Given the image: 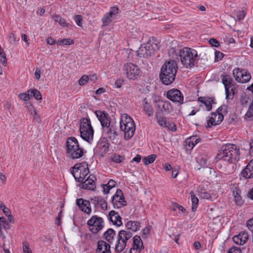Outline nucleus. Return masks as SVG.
<instances>
[{
	"instance_id": "nucleus-5",
	"label": "nucleus",
	"mask_w": 253,
	"mask_h": 253,
	"mask_svg": "<svg viewBox=\"0 0 253 253\" xmlns=\"http://www.w3.org/2000/svg\"><path fill=\"white\" fill-rule=\"evenodd\" d=\"M120 128L124 132V138L129 140L134 135L135 131V124L132 119L127 114H123L120 122Z\"/></svg>"
},
{
	"instance_id": "nucleus-49",
	"label": "nucleus",
	"mask_w": 253,
	"mask_h": 253,
	"mask_svg": "<svg viewBox=\"0 0 253 253\" xmlns=\"http://www.w3.org/2000/svg\"><path fill=\"white\" fill-rule=\"evenodd\" d=\"M157 121L158 123L159 124V125L161 126H162L165 127L166 126H167V122L166 121V119L165 117H159L157 118Z\"/></svg>"
},
{
	"instance_id": "nucleus-29",
	"label": "nucleus",
	"mask_w": 253,
	"mask_h": 253,
	"mask_svg": "<svg viewBox=\"0 0 253 253\" xmlns=\"http://www.w3.org/2000/svg\"><path fill=\"white\" fill-rule=\"evenodd\" d=\"M131 248H133V250L134 249L137 251H141L143 246L142 241L140 236L136 235L133 238V246Z\"/></svg>"
},
{
	"instance_id": "nucleus-58",
	"label": "nucleus",
	"mask_w": 253,
	"mask_h": 253,
	"mask_svg": "<svg viewBox=\"0 0 253 253\" xmlns=\"http://www.w3.org/2000/svg\"><path fill=\"white\" fill-rule=\"evenodd\" d=\"M248 229L252 232L253 231V218L248 220L246 223Z\"/></svg>"
},
{
	"instance_id": "nucleus-6",
	"label": "nucleus",
	"mask_w": 253,
	"mask_h": 253,
	"mask_svg": "<svg viewBox=\"0 0 253 253\" xmlns=\"http://www.w3.org/2000/svg\"><path fill=\"white\" fill-rule=\"evenodd\" d=\"M132 233L129 231L121 230L117 237V243L115 251L117 253H121L123 252L127 246L128 241L132 237Z\"/></svg>"
},
{
	"instance_id": "nucleus-54",
	"label": "nucleus",
	"mask_w": 253,
	"mask_h": 253,
	"mask_svg": "<svg viewBox=\"0 0 253 253\" xmlns=\"http://www.w3.org/2000/svg\"><path fill=\"white\" fill-rule=\"evenodd\" d=\"M246 116L248 117H253V100L246 113Z\"/></svg>"
},
{
	"instance_id": "nucleus-44",
	"label": "nucleus",
	"mask_w": 253,
	"mask_h": 253,
	"mask_svg": "<svg viewBox=\"0 0 253 253\" xmlns=\"http://www.w3.org/2000/svg\"><path fill=\"white\" fill-rule=\"evenodd\" d=\"M19 41V38H16L13 33H10L9 37V41L11 44L17 45Z\"/></svg>"
},
{
	"instance_id": "nucleus-55",
	"label": "nucleus",
	"mask_w": 253,
	"mask_h": 253,
	"mask_svg": "<svg viewBox=\"0 0 253 253\" xmlns=\"http://www.w3.org/2000/svg\"><path fill=\"white\" fill-rule=\"evenodd\" d=\"M74 20L79 26H82V16L80 15L75 16Z\"/></svg>"
},
{
	"instance_id": "nucleus-63",
	"label": "nucleus",
	"mask_w": 253,
	"mask_h": 253,
	"mask_svg": "<svg viewBox=\"0 0 253 253\" xmlns=\"http://www.w3.org/2000/svg\"><path fill=\"white\" fill-rule=\"evenodd\" d=\"M116 184V182L114 180L110 179L108 182L107 185L108 187H109V189H112L115 186Z\"/></svg>"
},
{
	"instance_id": "nucleus-37",
	"label": "nucleus",
	"mask_w": 253,
	"mask_h": 253,
	"mask_svg": "<svg viewBox=\"0 0 253 253\" xmlns=\"http://www.w3.org/2000/svg\"><path fill=\"white\" fill-rule=\"evenodd\" d=\"M190 195L192 201V211H195L197 209L199 203V199L197 197H196L193 192H190Z\"/></svg>"
},
{
	"instance_id": "nucleus-32",
	"label": "nucleus",
	"mask_w": 253,
	"mask_h": 253,
	"mask_svg": "<svg viewBox=\"0 0 253 253\" xmlns=\"http://www.w3.org/2000/svg\"><path fill=\"white\" fill-rule=\"evenodd\" d=\"M240 190L239 189L235 188L233 191V195L234 197L235 202L238 205L243 204V201L240 196Z\"/></svg>"
},
{
	"instance_id": "nucleus-60",
	"label": "nucleus",
	"mask_w": 253,
	"mask_h": 253,
	"mask_svg": "<svg viewBox=\"0 0 253 253\" xmlns=\"http://www.w3.org/2000/svg\"><path fill=\"white\" fill-rule=\"evenodd\" d=\"M227 106L226 105H222L218 108L217 111L222 113V114H223L224 113H226L227 112Z\"/></svg>"
},
{
	"instance_id": "nucleus-45",
	"label": "nucleus",
	"mask_w": 253,
	"mask_h": 253,
	"mask_svg": "<svg viewBox=\"0 0 253 253\" xmlns=\"http://www.w3.org/2000/svg\"><path fill=\"white\" fill-rule=\"evenodd\" d=\"M89 80V77L87 75H83L79 80V84L80 85L86 84Z\"/></svg>"
},
{
	"instance_id": "nucleus-42",
	"label": "nucleus",
	"mask_w": 253,
	"mask_h": 253,
	"mask_svg": "<svg viewBox=\"0 0 253 253\" xmlns=\"http://www.w3.org/2000/svg\"><path fill=\"white\" fill-rule=\"evenodd\" d=\"M0 62L3 65L5 66L7 65V59L6 54L2 48L0 49Z\"/></svg>"
},
{
	"instance_id": "nucleus-19",
	"label": "nucleus",
	"mask_w": 253,
	"mask_h": 253,
	"mask_svg": "<svg viewBox=\"0 0 253 253\" xmlns=\"http://www.w3.org/2000/svg\"><path fill=\"white\" fill-rule=\"evenodd\" d=\"M76 204L81 211L87 214H90L91 212L90 204L88 201L84 200L82 198L78 199L76 200Z\"/></svg>"
},
{
	"instance_id": "nucleus-53",
	"label": "nucleus",
	"mask_w": 253,
	"mask_h": 253,
	"mask_svg": "<svg viewBox=\"0 0 253 253\" xmlns=\"http://www.w3.org/2000/svg\"><path fill=\"white\" fill-rule=\"evenodd\" d=\"M216 123L217 125L219 124L223 120L224 116L222 113L217 112L216 113Z\"/></svg>"
},
{
	"instance_id": "nucleus-48",
	"label": "nucleus",
	"mask_w": 253,
	"mask_h": 253,
	"mask_svg": "<svg viewBox=\"0 0 253 253\" xmlns=\"http://www.w3.org/2000/svg\"><path fill=\"white\" fill-rule=\"evenodd\" d=\"M30 93H21L19 95V97L25 101H28L30 99Z\"/></svg>"
},
{
	"instance_id": "nucleus-59",
	"label": "nucleus",
	"mask_w": 253,
	"mask_h": 253,
	"mask_svg": "<svg viewBox=\"0 0 253 253\" xmlns=\"http://www.w3.org/2000/svg\"><path fill=\"white\" fill-rule=\"evenodd\" d=\"M105 113V111H101L100 110H97L95 112V114L96 115V116L100 121L101 119L103 117L104 113Z\"/></svg>"
},
{
	"instance_id": "nucleus-20",
	"label": "nucleus",
	"mask_w": 253,
	"mask_h": 253,
	"mask_svg": "<svg viewBox=\"0 0 253 253\" xmlns=\"http://www.w3.org/2000/svg\"><path fill=\"white\" fill-rule=\"evenodd\" d=\"M96 177L94 175L90 174L88 178L83 183L82 188L89 190H94L95 188V180Z\"/></svg>"
},
{
	"instance_id": "nucleus-57",
	"label": "nucleus",
	"mask_w": 253,
	"mask_h": 253,
	"mask_svg": "<svg viewBox=\"0 0 253 253\" xmlns=\"http://www.w3.org/2000/svg\"><path fill=\"white\" fill-rule=\"evenodd\" d=\"M209 42L212 46L218 47L219 45V42L214 38L210 39Z\"/></svg>"
},
{
	"instance_id": "nucleus-40",
	"label": "nucleus",
	"mask_w": 253,
	"mask_h": 253,
	"mask_svg": "<svg viewBox=\"0 0 253 253\" xmlns=\"http://www.w3.org/2000/svg\"><path fill=\"white\" fill-rule=\"evenodd\" d=\"M57 44L63 45H71L74 43L73 40L71 39H63L60 40H58L56 42Z\"/></svg>"
},
{
	"instance_id": "nucleus-26",
	"label": "nucleus",
	"mask_w": 253,
	"mask_h": 253,
	"mask_svg": "<svg viewBox=\"0 0 253 253\" xmlns=\"http://www.w3.org/2000/svg\"><path fill=\"white\" fill-rule=\"evenodd\" d=\"M80 129H85V130H88L89 131L93 130L90 120L87 118L82 119L80 123Z\"/></svg>"
},
{
	"instance_id": "nucleus-56",
	"label": "nucleus",
	"mask_w": 253,
	"mask_h": 253,
	"mask_svg": "<svg viewBox=\"0 0 253 253\" xmlns=\"http://www.w3.org/2000/svg\"><path fill=\"white\" fill-rule=\"evenodd\" d=\"M224 54L220 51H215V60L216 61H219L222 59Z\"/></svg>"
},
{
	"instance_id": "nucleus-61",
	"label": "nucleus",
	"mask_w": 253,
	"mask_h": 253,
	"mask_svg": "<svg viewBox=\"0 0 253 253\" xmlns=\"http://www.w3.org/2000/svg\"><path fill=\"white\" fill-rule=\"evenodd\" d=\"M165 127H168L169 129L173 131H175L176 129V126L173 123H167V126H166Z\"/></svg>"
},
{
	"instance_id": "nucleus-12",
	"label": "nucleus",
	"mask_w": 253,
	"mask_h": 253,
	"mask_svg": "<svg viewBox=\"0 0 253 253\" xmlns=\"http://www.w3.org/2000/svg\"><path fill=\"white\" fill-rule=\"evenodd\" d=\"M111 203L115 209H119L126 205V202L121 189H117L115 194L112 198Z\"/></svg>"
},
{
	"instance_id": "nucleus-27",
	"label": "nucleus",
	"mask_w": 253,
	"mask_h": 253,
	"mask_svg": "<svg viewBox=\"0 0 253 253\" xmlns=\"http://www.w3.org/2000/svg\"><path fill=\"white\" fill-rule=\"evenodd\" d=\"M92 200L94 201L95 206H100L103 210L107 209V203L103 198L99 196L95 197L93 199H92Z\"/></svg>"
},
{
	"instance_id": "nucleus-38",
	"label": "nucleus",
	"mask_w": 253,
	"mask_h": 253,
	"mask_svg": "<svg viewBox=\"0 0 253 253\" xmlns=\"http://www.w3.org/2000/svg\"><path fill=\"white\" fill-rule=\"evenodd\" d=\"M28 93H30V96H34L36 99L41 100L42 99V95L40 92L36 89H30L28 90Z\"/></svg>"
},
{
	"instance_id": "nucleus-23",
	"label": "nucleus",
	"mask_w": 253,
	"mask_h": 253,
	"mask_svg": "<svg viewBox=\"0 0 253 253\" xmlns=\"http://www.w3.org/2000/svg\"><path fill=\"white\" fill-rule=\"evenodd\" d=\"M242 175L246 178L253 177V160H251L241 172Z\"/></svg>"
},
{
	"instance_id": "nucleus-51",
	"label": "nucleus",
	"mask_w": 253,
	"mask_h": 253,
	"mask_svg": "<svg viewBox=\"0 0 253 253\" xmlns=\"http://www.w3.org/2000/svg\"><path fill=\"white\" fill-rule=\"evenodd\" d=\"M227 253H242V251L239 247H232L228 251Z\"/></svg>"
},
{
	"instance_id": "nucleus-52",
	"label": "nucleus",
	"mask_w": 253,
	"mask_h": 253,
	"mask_svg": "<svg viewBox=\"0 0 253 253\" xmlns=\"http://www.w3.org/2000/svg\"><path fill=\"white\" fill-rule=\"evenodd\" d=\"M236 16L239 20L243 19L245 16L246 13L244 10H239L236 12Z\"/></svg>"
},
{
	"instance_id": "nucleus-47",
	"label": "nucleus",
	"mask_w": 253,
	"mask_h": 253,
	"mask_svg": "<svg viewBox=\"0 0 253 253\" xmlns=\"http://www.w3.org/2000/svg\"><path fill=\"white\" fill-rule=\"evenodd\" d=\"M23 251L24 253H32L28 242H25L23 243Z\"/></svg>"
},
{
	"instance_id": "nucleus-21",
	"label": "nucleus",
	"mask_w": 253,
	"mask_h": 253,
	"mask_svg": "<svg viewBox=\"0 0 253 253\" xmlns=\"http://www.w3.org/2000/svg\"><path fill=\"white\" fill-rule=\"evenodd\" d=\"M96 253H111L110 245L104 241H99Z\"/></svg>"
},
{
	"instance_id": "nucleus-50",
	"label": "nucleus",
	"mask_w": 253,
	"mask_h": 253,
	"mask_svg": "<svg viewBox=\"0 0 253 253\" xmlns=\"http://www.w3.org/2000/svg\"><path fill=\"white\" fill-rule=\"evenodd\" d=\"M197 161L199 163L202 167H205L207 164V159L203 157H199L197 159Z\"/></svg>"
},
{
	"instance_id": "nucleus-1",
	"label": "nucleus",
	"mask_w": 253,
	"mask_h": 253,
	"mask_svg": "<svg viewBox=\"0 0 253 253\" xmlns=\"http://www.w3.org/2000/svg\"><path fill=\"white\" fill-rule=\"evenodd\" d=\"M177 69L178 66L175 60L166 61L161 68L159 75L162 83L167 85L172 84L175 80Z\"/></svg>"
},
{
	"instance_id": "nucleus-33",
	"label": "nucleus",
	"mask_w": 253,
	"mask_h": 253,
	"mask_svg": "<svg viewBox=\"0 0 253 253\" xmlns=\"http://www.w3.org/2000/svg\"><path fill=\"white\" fill-rule=\"evenodd\" d=\"M158 106L161 111L169 113L171 109L170 104L169 101L162 102L159 104Z\"/></svg>"
},
{
	"instance_id": "nucleus-30",
	"label": "nucleus",
	"mask_w": 253,
	"mask_h": 253,
	"mask_svg": "<svg viewBox=\"0 0 253 253\" xmlns=\"http://www.w3.org/2000/svg\"><path fill=\"white\" fill-rule=\"evenodd\" d=\"M109 147V144L106 141H101L99 142L97 146V148L100 149L102 156L108 152Z\"/></svg>"
},
{
	"instance_id": "nucleus-25",
	"label": "nucleus",
	"mask_w": 253,
	"mask_h": 253,
	"mask_svg": "<svg viewBox=\"0 0 253 253\" xmlns=\"http://www.w3.org/2000/svg\"><path fill=\"white\" fill-rule=\"evenodd\" d=\"M81 137L84 140L89 143L93 140L94 130L89 131L85 129H80Z\"/></svg>"
},
{
	"instance_id": "nucleus-36",
	"label": "nucleus",
	"mask_w": 253,
	"mask_h": 253,
	"mask_svg": "<svg viewBox=\"0 0 253 253\" xmlns=\"http://www.w3.org/2000/svg\"><path fill=\"white\" fill-rule=\"evenodd\" d=\"M52 18L54 19L55 22L58 23L62 26L68 27L70 25L69 23L66 22L64 19L61 18L58 15H53Z\"/></svg>"
},
{
	"instance_id": "nucleus-28",
	"label": "nucleus",
	"mask_w": 253,
	"mask_h": 253,
	"mask_svg": "<svg viewBox=\"0 0 253 253\" xmlns=\"http://www.w3.org/2000/svg\"><path fill=\"white\" fill-rule=\"evenodd\" d=\"M116 235L115 231L112 228L108 229L103 234L104 238L110 243L113 242Z\"/></svg>"
},
{
	"instance_id": "nucleus-11",
	"label": "nucleus",
	"mask_w": 253,
	"mask_h": 253,
	"mask_svg": "<svg viewBox=\"0 0 253 253\" xmlns=\"http://www.w3.org/2000/svg\"><path fill=\"white\" fill-rule=\"evenodd\" d=\"M232 74L235 80L242 84L248 82L251 79V76L249 73L239 68L234 69Z\"/></svg>"
},
{
	"instance_id": "nucleus-43",
	"label": "nucleus",
	"mask_w": 253,
	"mask_h": 253,
	"mask_svg": "<svg viewBox=\"0 0 253 253\" xmlns=\"http://www.w3.org/2000/svg\"><path fill=\"white\" fill-rule=\"evenodd\" d=\"M111 160L116 163H120L125 160V158L120 155L115 154L112 157Z\"/></svg>"
},
{
	"instance_id": "nucleus-31",
	"label": "nucleus",
	"mask_w": 253,
	"mask_h": 253,
	"mask_svg": "<svg viewBox=\"0 0 253 253\" xmlns=\"http://www.w3.org/2000/svg\"><path fill=\"white\" fill-rule=\"evenodd\" d=\"M198 101L203 103L206 106L208 111H210L211 109V104L213 102V99L211 98L200 97L198 98Z\"/></svg>"
},
{
	"instance_id": "nucleus-17",
	"label": "nucleus",
	"mask_w": 253,
	"mask_h": 253,
	"mask_svg": "<svg viewBox=\"0 0 253 253\" xmlns=\"http://www.w3.org/2000/svg\"><path fill=\"white\" fill-rule=\"evenodd\" d=\"M182 49L176 41H172L171 42L170 48L169 49V55L173 58L179 60V54H181Z\"/></svg>"
},
{
	"instance_id": "nucleus-34",
	"label": "nucleus",
	"mask_w": 253,
	"mask_h": 253,
	"mask_svg": "<svg viewBox=\"0 0 253 253\" xmlns=\"http://www.w3.org/2000/svg\"><path fill=\"white\" fill-rule=\"evenodd\" d=\"M100 122L103 128L111 125L110 122V118L108 113L106 112L104 113L103 117L101 119Z\"/></svg>"
},
{
	"instance_id": "nucleus-62",
	"label": "nucleus",
	"mask_w": 253,
	"mask_h": 253,
	"mask_svg": "<svg viewBox=\"0 0 253 253\" xmlns=\"http://www.w3.org/2000/svg\"><path fill=\"white\" fill-rule=\"evenodd\" d=\"M46 42L47 44L50 45H53L55 43L56 41L51 37H48L46 40Z\"/></svg>"
},
{
	"instance_id": "nucleus-16",
	"label": "nucleus",
	"mask_w": 253,
	"mask_h": 253,
	"mask_svg": "<svg viewBox=\"0 0 253 253\" xmlns=\"http://www.w3.org/2000/svg\"><path fill=\"white\" fill-rule=\"evenodd\" d=\"M103 130L105 134L110 139L117 141L118 139L117 128L115 125L111 124L103 128Z\"/></svg>"
},
{
	"instance_id": "nucleus-35",
	"label": "nucleus",
	"mask_w": 253,
	"mask_h": 253,
	"mask_svg": "<svg viewBox=\"0 0 253 253\" xmlns=\"http://www.w3.org/2000/svg\"><path fill=\"white\" fill-rule=\"evenodd\" d=\"M147 100L146 98L143 99V102L144 103L143 110L150 117L153 115V110L152 107L147 103Z\"/></svg>"
},
{
	"instance_id": "nucleus-14",
	"label": "nucleus",
	"mask_w": 253,
	"mask_h": 253,
	"mask_svg": "<svg viewBox=\"0 0 253 253\" xmlns=\"http://www.w3.org/2000/svg\"><path fill=\"white\" fill-rule=\"evenodd\" d=\"M221 77L222 78V83L225 87L226 98L228 99L232 91H233V94L234 93L233 88H231V91L230 90V88L233 85L232 84L233 80L231 77L225 73L222 74Z\"/></svg>"
},
{
	"instance_id": "nucleus-41",
	"label": "nucleus",
	"mask_w": 253,
	"mask_h": 253,
	"mask_svg": "<svg viewBox=\"0 0 253 253\" xmlns=\"http://www.w3.org/2000/svg\"><path fill=\"white\" fill-rule=\"evenodd\" d=\"M216 115L215 113H212L211 118L207 120V124L208 127H211L213 126L217 125L216 123Z\"/></svg>"
},
{
	"instance_id": "nucleus-24",
	"label": "nucleus",
	"mask_w": 253,
	"mask_h": 253,
	"mask_svg": "<svg viewBox=\"0 0 253 253\" xmlns=\"http://www.w3.org/2000/svg\"><path fill=\"white\" fill-rule=\"evenodd\" d=\"M126 230H131L132 232H136L139 230L140 228V223L138 221H128L126 225Z\"/></svg>"
},
{
	"instance_id": "nucleus-15",
	"label": "nucleus",
	"mask_w": 253,
	"mask_h": 253,
	"mask_svg": "<svg viewBox=\"0 0 253 253\" xmlns=\"http://www.w3.org/2000/svg\"><path fill=\"white\" fill-rule=\"evenodd\" d=\"M119 13V8L117 6L111 7L109 12L106 13L102 18L103 26H107L114 19V17Z\"/></svg>"
},
{
	"instance_id": "nucleus-13",
	"label": "nucleus",
	"mask_w": 253,
	"mask_h": 253,
	"mask_svg": "<svg viewBox=\"0 0 253 253\" xmlns=\"http://www.w3.org/2000/svg\"><path fill=\"white\" fill-rule=\"evenodd\" d=\"M167 98L171 101L181 105L183 103V96L181 91L175 88L171 89L167 91Z\"/></svg>"
},
{
	"instance_id": "nucleus-4",
	"label": "nucleus",
	"mask_w": 253,
	"mask_h": 253,
	"mask_svg": "<svg viewBox=\"0 0 253 253\" xmlns=\"http://www.w3.org/2000/svg\"><path fill=\"white\" fill-rule=\"evenodd\" d=\"M66 144L67 155L69 158L77 159L83 156L84 149L80 147L78 141L75 137L68 138Z\"/></svg>"
},
{
	"instance_id": "nucleus-7",
	"label": "nucleus",
	"mask_w": 253,
	"mask_h": 253,
	"mask_svg": "<svg viewBox=\"0 0 253 253\" xmlns=\"http://www.w3.org/2000/svg\"><path fill=\"white\" fill-rule=\"evenodd\" d=\"M71 173L76 181L82 182L89 172L87 164H76L71 168Z\"/></svg>"
},
{
	"instance_id": "nucleus-18",
	"label": "nucleus",
	"mask_w": 253,
	"mask_h": 253,
	"mask_svg": "<svg viewBox=\"0 0 253 253\" xmlns=\"http://www.w3.org/2000/svg\"><path fill=\"white\" fill-rule=\"evenodd\" d=\"M249 238V235L246 231H241L239 234L234 236L232 239L233 242L237 245H243Z\"/></svg>"
},
{
	"instance_id": "nucleus-39",
	"label": "nucleus",
	"mask_w": 253,
	"mask_h": 253,
	"mask_svg": "<svg viewBox=\"0 0 253 253\" xmlns=\"http://www.w3.org/2000/svg\"><path fill=\"white\" fill-rule=\"evenodd\" d=\"M156 158V155L155 154H152L149 155L147 157H145L143 159L142 161L143 162L144 165H148L150 164H151L154 162Z\"/></svg>"
},
{
	"instance_id": "nucleus-10",
	"label": "nucleus",
	"mask_w": 253,
	"mask_h": 253,
	"mask_svg": "<svg viewBox=\"0 0 253 253\" xmlns=\"http://www.w3.org/2000/svg\"><path fill=\"white\" fill-rule=\"evenodd\" d=\"M103 220L101 217L97 215L92 216L87 221L90 231L93 234H96L103 228Z\"/></svg>"
},
{
	"instance_id": "nucleus-22",
	"label": "nucleus",
	"mask_w": 253,
	"mask_h": 253,
	"mask_svg": "<svg viewBox=\"0 0 253 253\" xmlns=\"http://www.w3.org/2000/svg\"><path fill=\"white\" fill-rule=\"evenodd\" d=\"M108 218L114 225L117 226H120L122 225V218L118 212L114 210L111 211L108 214Z\"/></svg>"
},
{
	"instance_id": "nucleus-46",
	"label": "nucleus",
	"mask_w": 253,
	"mask_h": 253,
	"mask_svg": "<svg viewBox=\"0 0 253 253\" xmlns=\"http://www.w3.org/2000/svg\"><path fill=\"white\" fill-rule=\"evenodd\" d=\"M199 195L201 198L204 199H210L211 198V196L210 193L205 191H199Z\"/></svg>"
},
{
	"instance_id": "nucleus-2",
	"label": "nucleus",
	"mask_w": 253,
	"mask_h": 253,
	"mask_svg": "<svg viewBox=\"0 0 253 253\" xmlns=\"http://www.w3.org/2000/svg\"><path fill=\"white\" fill-rule=\"evenodd\" d=\"M222 150L217 155V158L229 163H235L240 159V150L233 144H228L222 147Z\"/></svg>"
},
{
	"instance_id": "nucleus-3",
	"label": "nucleus",
	"mask_w": 253,
	"mask_h": 253,
	"mask_svg": "<svg viewBox=\"0 0 253 253\" xmlns=\"http://www.w3.org/2000/svg\"><path fill=\"white\" fill-rule=\"evenodd\" d=\"M197 51L189 47H184L182 49L181 54H179V59L181 64L186 68H191L196 64L198 63L199 59Z\"/></svg>"
},
{
	"instance_id": "nucleus-8",
	"label": "nucleus",
	"mask_w": 253,
	"mask_h": 253,
	"mask_svg": "<svg viewBox=\"0 0 253 253\" xmlns=\"http://www.w3.org/2000/svg\"><path fill=\"white\" fill-rule=\"evenodd\" d=\"M159 46L154 42H147L142 44L137 51V55L140 58H148L154 53L155 51L158 50Z\"/></svg>"
},
{
	"instance_id": "nucleus-64",
	"label": "nucleus",
	"mask_w": 253,
	"mask_h": 253,
	"mask_svg": "<svg viewBox=\"0 0 253 253\" xmlns=\"http://www.w3.org/2000/svg\"><path fill=\"white\" fill-rule=\"evenodd\" d=\"M103 186V192L105 194H108L109 192V191L111 189H109V187H108L107 184L102 185Z\"/></svg>"
},
{
	"instance_id": "nucleus-9",
	"label": "nucleus",
	"mask_w": 253,
	"mask_h": 253,
	"mask_svg": "<svg viewBox=\"0 0 253 253\" xmlns=\"http://www.w3.org/2000/svg\"><path fill=\"white\" fill-rule=\"evenodd\" d=\"M124 70L129 80H135L141 76V71L137 65L127 63L125 64Z\"/></svg>"
}]
</instances>
